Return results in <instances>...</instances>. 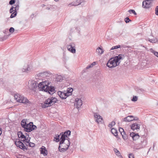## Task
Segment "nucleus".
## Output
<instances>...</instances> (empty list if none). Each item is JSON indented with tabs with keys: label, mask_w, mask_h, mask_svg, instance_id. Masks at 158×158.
Returning <instances> with one entry per match:
<instances>
[{
	"label": "nucleus",
	"mask_w": 158,
	"mask_h": 158,
	"mask_svg": "<svg viewBox=\"0 0 158 158\" xmlns=\"http://www.w3.org/2000/svg\"><path fill=\"white\" fill-rule=\"evenodd\" d=\"M38 86L40 90L48 92L51 94L55 92L54 87L51 86L50 82L46 81L41 82L38 85Z\"/></svg>",
	"instance_id": "obj_1"
},
{
	"label": "nucleus",
	"mask_w": 158,
	"mask_h": 158,
	"mask_svg": "<svg viewBox=\"0 0 158 158\" xmlns=\"http://www.w3.org/2000/svg\"><path fill=\"white\" fill-rule=\"evenodd\" d=\"M62 137L61 139L60 138V145L59 146V150L60 152H63L66 151L69 148L70 145L69 138L68 139H64Z\"/></svg>",
	"instance_id": "obj_2"
},
{
	"label": "nucleus",
	"mask_w": 158,
	"mask_h": 158,
	"mask_svg": "<svg viewBox=\"0 0 158 158\" xmlns=\"http://www.w3.org/2000/svg\"><path fill=\"white\" fill-rule=\"evenodd\" d=\"M14 95L15 99L18 102L25 104L30 103V102L29 101L27 98L20 94L16 93L14 94Z\"/></svg>",
	"instance_id": "obj_3"
},
{
	"label": "nucleus",
	"mask_w": 158,
	"mask_h": 158,
	"mask_svg": "<svg viewBox=\"0 0 158 158\" xmlns=\"http://www.w3.org/2000/svg\"><path fill=\"white\" fill-rule=\"evenodd\" d=\"M57 101V99L54 97H52L50 98L47 99L44 102V104L42 105L43 108H45L50 106L54 104Z\"/></svg>",
	"instance_id": "obj_4"
},
{
	"label": "nucleus",
	"mask_w": 158,
	"mask_h": 158,
	"mask_svg": "<svg viewBox=\"0 0 158 158\" xmlns=\"http://www.w3.org/2000/svg\"><path fill=\"white\" fill-rule=\"evenodd\" d=\"M15 143L17 147L24 151L27 150L26 146H29L30 144L29 142H24L23 143L20 140L16 141Z\"/></svg>",
	"instance_id": "obj_5"
},
{
	"label": "nucleus",
	"mask_w": 158,
	"mask_h": 158,
	"mask_svg": "<svg viewBox=\"0 0 158 158\" xmlns=\"http://www.w3.org/2000/svg\"><path fill=\"white\" fill-rule=\"evenodd\" d=\"M120 63H118L114 58L110 59L106 63V66L109 68H113L118 65Z\"/></svg>",
	"instance_id": "obj_6"
},
{
	"label": "nucleus",
	"mask_w": 158,
	"mask_h": 158,
	"mask_svg": "<svg viewBox=\"0 0 158 158\" xmlns=\"http://www.w3.org/2000/svg\"><path fill=\"white\" fill-rule=\"evenodd\" d=\"M37 127L36 126L33 124V122H30L27 124L25 127L24 130L25 131L29 132L33 130L36 129Z\"/></svg>",
	"instance_id": "obj_7"
},
{
	"label": "nucleus",
	"mask_w": 158,
	"mask_h": 158,
	"mask_svg": "<svg viewBox=\"0 0 158 158\" xmlns=\"http://www.w3.org/2000/svg\"><path fill=\"white\" fill-rule=\"evenodd\" d=\"M33 70L32 65L31 64H25L22 69V72L25 73H29Z\"/></svg>",
	"instance_id": "obj_8"
},
{
	"label": "nucleus",
	"mask_w": 158,
	"mask_h": 158,
	"mask_svg": "<svg viewBox=\"0 0 158 158\" xmlns=\"http://www.w3.org/2000/svg\"><path fill=\"white\" fill-rule=\"evenodd\" d=\"M138 119L137 118H135L132 115H129L125 118H123L121 120V123H123L124 122H130L134 120H137Z\"/></svg>",
	"instance_id": "obj_9"
},
{
	"label": "nucleus",
	"mask_w": 158,
	"mask_h": 158,
	"mask_svg": "<svg viewBox=\"0 0 158 158\" xmlns=\"http://www.w3.org/2000/svg\"><path fill=\"white\" fill-rule=\"evenodd\" d=\"M152 0H146L143 2L142 6L143 8H148L152 6Z\"/></svg>",
	"instance_id": "obj_10"
},
{
	"label": "nucleus",
	"mask_w": 158,
	"mask_h": 158,
	"mask_svg": "<svg viewBox=\"0 0 158 158\" xmlns=\"http://www.w3.org/2000/svg\"><path fill=\"white\" fill-rule=\"evenodd\" d=\"M139 140L140 141V144L143 148H144L147 144V140L146 137L143 135L139 138Z\"/></svg>",
	"instance_id": "obj_11"
},
{
	"label": "nucleus",
	"mask_w": 158,
	"mask_h": 158,
	"mask_svg": "<svg viewBox=\"0 0 158 158\" xmlns=\"http://www.w3.org/2000/svg\"><path fill=\"white\" fill-rule=\"evenodd\" d=\"M82 104V100L80 99L77 98L75 99L74 106L77 109L81 107Z\"/></svg>",
	"instance_id": "obj_12"
},
{
	"label": "nucleus",
	"mask_w": 158,
	"mask_h": 158,
	"mask_svg": "<svg viewBox=\"0 0 158 158\" xmlns=\"http://www.w3.org/2000/svg\"><path fill=\"white\" fill-rule=\"evenodd\" d=\"M71 134V131L69 130H68L67 131H66L64 132H62L60 133L61 135V136L60 139H61L62 137H63L64 139H68L69 138L68 137V136L70 135Z\"/></svg>",
	"instance_id": "obj_13"
},
{
	"label": "nucleus",
	"mask_w": 158,
	"mask_h": 158,
	"mask_svg": "<svg viewBox=\"0 0 158 158\" xmlns=\"http://www.w3.org/2000/svg\"><path fill=\"white\" fill-rule=\"evenodd\" d=\"M13 6L14 8L15 9V11L12 13V14H11L10 16V17L11 18L15 17L16 15L17 14L16 10H18L19 9V5L18 4L16 3Z\"/></svg>",
	"instance_id": "obj_14"
},
{
	"label": "nucleus",
	"mask_w": 158,
	"mask_h": 158,
	"mask_svg": "<svg viewBox=\"0 0 158 158\" xmlns=\"http://www.w3.org/2000/svg\"><path fill=\"white\" fill-rule=\"evenodd\" d=\"M94 116L96 119V121L98 123H99L102 121V118L97 113H94Z\"/></svg>",
	"instance_id": "obj_15"
},
{
	"label": "nucleus",
	"mask_w": 158,
	"mask_h": 158,
	"mask_svg": "<svg viewBox=\"0 0 158 158\" xmlns=\"http://www.w3.org/2000/svg\"><path fill=\"white\" fill-rule=\"evenodd\" d=\"M130 136L132 137L133 139L134 140H135L136 139H139L140 137H139V136L138 133L135 134V133L132 132L130 134Z\"/></svg>",
	"instance_id": "obj_16"
},
{
	"label": "nucleus",
	"mask_w": 158,
	"mask_h": 158,
	"mask_svg": "<svg viewBox=\"0 0 158 158\" xmlns=\"http://www.w3.org/2000/svg\"><path fill=\"white\" fill-rule=\"evenodd\" d=\"M83 2V0H77L74 2L69 5L71 6H77Z\"/></svg>",
	"instance_id": "obj_17"
},
{
	"label": "nucleus",
	"mask_w": 158,
	"mask_h": 158,
	"mask_svg": "<svg viewBox=\"0 0 158 158\" xmlns=\"http://www.w3.org/2000/svg\"><path fill=\"white\" fill-rule=\"evenodd\" d=\"M74 48V47H73L71 44H70L67 46L68 50L72 53H75L76 52V49Z\"/></svg>",
	"instance_id": "obj_18"
},
{
	"label": "nucleus",
	"mask_w": 158,
	"mask_h": 158,
	"mask_svg": "<svg viewBox=\"0 0 158 158\" xmlns=\"http://www.w3.org/2000/svg\"><path fill=\"white\" fill-rule=\"evenodd\" d=\"M140 125L137 123H134L132 124L131 126V128L133 131L135 130H139L140 128Z\"/></svg>",
	"instance_id": "obj_19"
},
{
	"label": "nucleus",
	"mask_w": 158,
	"mask_h": 158,
	"mask_svg": "<svg viewBox=\"0 0 158 158\" xmlns=\"http://www.w3.org/2000/svg\"><path fill=\"white\" fill-rule=\"evenodd\" d=\"M40 153L43 154L44 156H46L47 155V151L46 148L44 146H42L40 148Z\"/></svg>",
	"instance_id": "obj_20"
},
{
	"label": "nucleus",
	"mask_w": 158,
	"mask_h": 158,
	"mask_svg": "<svg viewBox=\"0 0 158 158\" xmlns=\"http://www.w3.org/2000/svg\"><path fill=\"white\" fill-rule=\"evenodd\" d=\"M57 93L58 95L61 99H65L66 98V95H65V93H64V91H59Z\"/></svg>",
	"instance_id": "obj_21"
},
{
	"label": "nucleus",
	"mask_w": 158,
	"mask_h": 158,
	"mask_svg": "<svg viewBox=\"0 0 158 158\" xmlns=\"http://www.w3.org/2000/svg\"><path fill=\"white\" fill-rule=\"evenodd\" d=\"M141 146H142L140 144V143L139 144L134 143V144L133 146V148L134 150H138L143 148V147Z\"/></svg>",
	"instance_id": "obj_22"
},
{
	"label": "nucleus",
	"mask_w": 158,
	"mask_h": 158,
	"mask_svg": "<svg viewBox=\"0 0 158 158\" xmlns=\"http://www.w3.org/2000/svg\"><path fill=\"white\" fill-rule=\"evenodd\" d=\"M96 52L99 54L100 55L102 54L104 52V51L103 50V49L100 47H98L96 49Z\"/></svg>",
	"instance_id": "obj_23"
},
{
	"label": "nucleus",
	"mask_w": 158,
	"mask_h": 158,
	"mask_svg": "<svg viewBox=\"0 0 158 158\" xmlns=\"http://www.w3.org/2000/svg\"><path fill=\"white\" fill-rule=\"evenodd\" d=\"M122 55L121 54H120L118 56H116L114 57L115 60H116V61L118 63H120L119 62V61L122 59Z\"/></svg>",
	"instance_id": "obj_24"
},
{
	"label": "nucleus",
	"mask_w": 158,
	"mask_h": 158,
	"mask_svg": "<svg viewBox=\"0 0 158 158\" xmlns=\"http://www.w3.org/2000/svg\"><path fill=\"white\" fill-rule=\"evenodd\" d=\"M111 132L115 136H116L118 135L117 131L114 128H113L111 129Z\"/></svg>",
	"instance_id": "obj_25"
},
{
	"label": "nucleus",
	"mask_w": 158,
	"mask_h": 158,
	"mask_svg": "<svg viewBox=\"0 0 158 158\" xmlns=\"http://www.w3.org/2000/svg\"><path fill=\"white\" fill-rule=\"evenodd\" d=\"M55 135L54 137V141H55L56 142H58L60 139H59L60 135Z\"/></svg>",
	"instance_id": "obj_26"
},
{
	"label": "nucleus",
	"mask_w": 158,
	"mask_h": 158,
	"mask_svg": "<svg viewBox=\"0 0 158 158\" xmlns=\"http://www.w3.org/2000/svg\"><path fill=\"white\" fill-rule=\"evenodd\" d=\"M63 80V77L61 75H58L56 78V80L57 81H61Z\"/></svg>",
	"instance_id": "obj_27"
},
{
	"label": "nucleus",
	"mask_w": 158,
	"mask_h": 158,
	"mask_svg": "<svg viewBox=\"0 0 158 158\" xmlns=\"http://www.w3.org/2000/svg\"><path fill=\"white\" fill-rule=\"evenodd\" d=\"M18 136L19 138H24L25 137V136L24 135L22 132L20 131H19L18 132Z\"/></svg>",
	"instance_id": "obj_28"
},
{
	"label": "nucleus",
	"mask_w": 158,
	"mask_h": 158,
	"mask_svg": "<svg viewBox=\"0 0 158 158\" xmlns=\"http://www.w3.org/2000/svg\"><path fill=\"white\" fill-rule=\"evenodd\" d=\"M21 124L22 127L24 128L27 124L26 123V120L24 119L22 120L21 123Z\"/></svg>",
	"instance_id": "obj_29"
},
{
	"label": "nucleus",
	"mask_w": 158,
	"mask_h": 158,
	"mask_svg": "<svg viewBox=\"0 0 158 158\" xmlns=\"http://www.w3.org/2000/svg\"><path fill=\"white\" fill-rule=\"evenodd\" d=\"M114 151L115 152V154L118 156H121V154L120 152L116 148H114Z\"/></svg>",
	"instance_id": "obj_30"
},
{
	"label": "nucleus",
	"mask_w": 158,
	"mask_h": 158,
	"mask_svg": "<svg viewBox=\"0 0 158 158\" xmlns=\"http://www.w3.org/2000/svg\"><path fill=\"white\" fill-rule=\"evenodd\" d=\"M135 90L139 94H141L144 91V89L141 88H137L135 89Z\"/></svg>",
	"instance_id": "obj_31"
},
{
	"label": "nucleus",
	"mask_w": 158,
	"mask_h": 158,
	"mask_svg": "<svg viewBox=\"0 0 158 158\" xmlns=\"http://www.w3.org/2000/svg\"><path fill=\"white\" fill-rule=\"evenodd\" d=\"M24 139L23 140H22V141H23L24 142H30V138L28 136V137H26V136H25V137L24 138Z\"/></svg>",
	"instance_id": "obj_32"
},
{
	"label": "nucleus",
	"mask_w": 158,
	"mask_h": 158,
	"mask_svg": "<svg viewBox=\"0 0 158 158\" xmlns=\"http://www.w3.org/2000/svg\"><path fill=\"white\" fill-rule=\"evenodd\" d=\"M124 140H126L127 139V135L126 134L125 132H123L122 134H121Z\"/></svg>",
	"instance_id": "obj_33"
},
{
	"label": "nucleus",
	"mask_w": 158,
	"mask_h": 158,
	"mask_svg": "<svg viewBox=\"0 0 158 158\" xmlns=\"http://www.w3.org/2000/svg\"><path fill=\"white\" fill-rule=\"evenodd\" d=\"M150 50L153 53L154 55L156 56H157V57H158V52L155 51L153 49L151 48L150 49Z\"/></svg>",
	"instance_id": "obj_34"
},
{
	"label": "nucleus",
	"mask_w": 158,
	"mask_h": 158,
	"mask_svg": "<svg viewBox=\"0 0 158 158\" xmlns=\"http://www.w3.org/2000/svg\"><path fill=\"white\" fill-rule=\"evenodd\" d=\"M64 93H65V95H66V98L69 96L72 95V93L71 92H68V91H64Z\"/></svg>",
	"instance_id": "obj_35"
},
{
	"label": "nucleus",
	"mask_w": 158,
	"mask_h": 158,
	"mask_svg": "<svg viewBox=\"0 0 158 158\" xmlns=\"http://www.w3.org/2000/svg\"><path fill=\"white\" fill-rule=\"evenodd\" d=\"M120 47H121V46L119 45H118L114 46L112 47L111 48L110 50H114V49H117V48H120Z\"/></svg>",
	"instance_id": "obj_36"
},
{
	"label": "nucleus",
	"mask_w": 158,
	"mask_h": 158,
	"mask_svg": "<svg viewBox=\"0 0 158 158\" xmlns=\"http://www.w3.org/2000/svg\"><path fill=\"white\" fill-rule=\"evenodd\" d=\"M128 12L130 14L133 13L134 15H136V13L135 12V11L134 10H131V9L130 10L128 11Z\"/></svg>",
	"instance_id": "obj_37"
},
{
	"label": "nucleus",
	"mask_w": 158,
	"mask_h": 158,
	"mask_svg": "<svg viewBox=\"0 0 158 158\" xmlns=\"http://www.w3.org/2000/svg\"><path fill=\"white\" fill-rule=\"evenodd\" d=\"M32 84L33 86V87H32L31 88L32 89H34L37 87L38 85L36 83H34V82L32 83Z\"/></svg>",
	"instance_id": "obj_38"
},
{
	"label": "nucleus",
	"mask_w": 158,
	"mask_h": 158,
	"mask_svg": "<svg viewBox=\"0 0 158 158\" xmlns=\"http://www.w3.org/2000/svg\"><path fill=\"white\" fill-rule=\"evenodd\" d=\"M138 97L135 96H134L131 99V101L133 102H136L137 100Z\"/></svg>",
	"instance_id": "obj_39"
},
{
	"label": "nucleus",
	"mask_w": 158,
	"mask_h": 158,
	"mask_svg": "<svg viewBox=\"0 0 158 158\" xmlns=\"http://www.w3.org/2000/svg\"><path fill=\"white\" fill-rule=\"evenodd\" d=\"M75 29L77 32L79 34H80V28L79 27H76L75 28Z\"/></svg>",
	"instance_id": "obj_40"
},
{
	"label": "nucleus",
	"mask_w": 158,
	"mask_h": 158,
	"mask_svg": "<svg viewBox=\"0 0 158 158\" xmlns=\"http://www.w3.org/2000/svg\"><path fill=\"white\" fill-rule=\"evenodd\" d=\"M125 21L126 22V23H129L130 21L131 22V20L128 17H127L125 19Z\"/></svg>",
	"instance_id": "obj_41"
},
{
	"label": "nucleus",
	"mask_w": 158,
	"mask_h": 158,
	"mask_svg": "<svg viewBox=\"0 0 158 158\" xmlns=\"http://www.w3.org/2000/svg\"><path fill=\"white\" fill-rule=\"evenodd\" d=\"M14 6H12L10 10V13H12H12L15 11V10H14Z\"/></svg>",
	"instance_id": "obj_42"
},
{
	"label": "nucleus",
	"mask_w": 158,
	"mask_h": 158,
	"mask_svg": "<svg viewBox=\"0 0 158 158\" xmlns=\"http://www.w3.org/2000/svg\"><path fill=\"white\" fill-rule=\"evenodd\" d=\"M7 38V36H5L3 37H0V41H3L4 40H6Z\"/></svg>",
	"instance_id": "obj_43"
},
{
	"label": "nucleus",
	"mask_w": 158,
	"mask_h": 158,
	"mask_svg": "<svg viewBox=\"0 0 158 158\" xmlns=\"http://www.w3.org/2000/svg\"><path fill=\"white\" fill-rule=\"evenodd\" d=\"M119 132H120L121 134H122L123 132H124V131L123 130V129L121 127H120L119 129Z\"/></svg>",
	"instance_id": "obj_44"
},
{
	"label": "nucleus",
	"mask_w": 158,
	"mask_h": 158,
	"mask_svg": "<svg viewBox=\"0 0 158 158\" xmlns=\"http://www.w3.org/2000/svg\"><path fill=\"white\" fill-rule=\"evenodd\" d=\"M15 2V0H11L10 1L9 3L10 5H12Z\"/></svg>",
	"instance_id": "obj_45"
},
{
	"label": "nucleus",
	"mask_w": 158,
	"mask_h": 158,
	"mask_svg": "<svg viewBox=\"0 0 158 158\" xmlns=\"http://www.w3.org/2000/svg\"><path fill=\"white\" fill-rule=\"evenodd\" d=\"M35 144L33 143L30 142L29 147H33L35 146Z\"/></svg>",
	"instance_id": "obj_46"
},
{
	"label": "nucleus",
	"mask_w": 158,
	"mask_h": 158,
	"mask_svg": "<svg viewBox=\"0 0 158 158\" xmlns=\"http://www.w3.org/2000/svg\"><path fill=\"white\" fill-rule=\"evenodd\" d=\"M15 30L14 28L12 27H10L9 30V31L10 33H13L14 32Z\"/></svg>",
	"instance_id": "obj_47"
},
{
	"label": "nucleus",
	"mask_w": 158,
	"mask_h": 158,
	"mask_svg": "<svg viewBox=\"0 0 158 158\" xmlns=\"http://www.w3.org/2000/svg\"><path fill=\"white\" fill-rule=\"evenodd\" d=\"M155 14L157 15H158V6H157L155 9Z\"/></svg>",
	"instance_id": "obj_48"
},
{
	"label": "nucleus",
	"mask_w": 158,
	"mask_h": 158,
	"mask_svg": "<svg viewBox=\"0 0 158 158\" xmlns=\"http://www.w3.org/2000/svg\"><path fill=\"white\" fill-rule=\"evenodd\" d=\"M128 157L129 158H134V155L132 153L130 154L129 155Z\"/></svg>",
	"instance_id": "obj_49"
},
{
	"label": "nucleus",
	"mask_w": 158,
	"mask_h": 158,
	"mask_svg": "<svg viewBox=\"0 0 158 158\" xmlns=\"http://www.w3.org/2000/svg\"><path fill=\"white\" fill-rule=\"evenodd\" d=\"M148 40L150 41V42L152 43H155L156 42V41L154 40L153 39H148Z\"/></svg>",
	"instance_id": "obj_50"
},
{
	"label": "nucleus",
	"mask_w": 158,
	"mask_h": 158,
	"mask_svg": "<svg viewBox=\"0 0 158 158\" xmlns=\"http://www.w3.org/2000/svg\"><path fill=\"white\" fill-rule=\"evenodd\" d=\"M73 90V89L72 88H68L67 90V91H68V92H71V93H72Z\"/></svg>",
	"instance_id": "obj_51"
},
{
	"label": "nucleus",
	"mask_w": 158,
	"mask_h": 158,
	"mask_svg": "<svg viewBox=\"0 0 158 158\" xmlns=\"http://www.w3.org/2000/svg\"><path fill=\"white\" fill-rule=\"evenodd\" d=\"M92 67H92V66H91V65L90 64L89 65H88L86 67V69H88L89 68H92Z\"/></svg>",
	"instance_id": "obj_52"
},
{
	"label": "nucleus",
	"mask_w": 158,
	"mask_h": 158,
	"mask_svg": "<svg viewBox=\"0 0 158 158\" xmlns=\"http://www.w3.org/2000/svg\"><path fill=\"white\" fill-rule=\"evenodd\" d=\"M110 123L113 126L115 124V122L114 121L111 122Z\"/></svg>",
	"instance_id": "obj_53"
},
{
	"label": "nucleus",
	"mask_w": 158,
	"mask_h": 158,
	"mask_svg": "<svg viewBox=\"0 0 158 158\" xmlns=\"http://www.w3.org/2000/svg\"><path fill=\"white\" fill-rule=\"evenodd\" d=\"M96 64V63L95 62H93L92 64H91V65L92 66V67L94 65Z\"/></svg>",
	"instance_id": "obj_54"
},
{
	"label": "nucleus",
	"mask_w": 158,
	"mask_h": 158,
	"mask_svg": "<svg viewBox=\"0 0 158 158\" xmlns=\"http://www.w3.org/2000/svg\"><path fill=\"white\" fill-rule=\"evenodd\" d=\"M108 127H109L110 128H111L112 127H113V126L112 125H111V124H110V123L109 124V125H108Z\"/></svg>",
	"instance_id": "obj_55"
},
{
	"label": "nucleus",
	"mask_w": 158,
	"mask_h": 158,
	"mask_svg": "<svg viewBox=\"0 0 158 158\" xmlns=\"http://www.w3.org/2000/svg\"><path fill=\"white\" fill-rule=\"evenodd\" d=\"M1 129H0V135H1V134H2V131H1Z\"/></svg>",
	"instance_id": "obj_56"
},
{
	"label": "nucleus",
	"mask_w": 158,
	"mask_h": 158,
	"mask_svg": "<svg viewBox=\"0 0 158 158\" xmlns=\"http://www.w3.org/2000/svg\"><path fill=\"white\" fill-rule=\"evenodd\" d=\"M154 147H155V144H154H154L153 146V150H154Z\"/></svg>",
	"instance_id": "obj_57"
},
{
	"label": "nucleus",
	"mask_w": 158,
	"mask_h": 158,
	"mask_svg": "<svg viewBox=\"0 0 158 158\" xmlns=\"http://www.w3.org/2000/svg\"><path fill=\"white\" fill-rule=\"evenodd\" d=\"M26 135H28V134H27V133H26Z\"/></svg>",
	"instance_id": "obj_58"
},
{
	"label": "nucleus",
	"mask_w": 158,
	"mask_h": 158,
	"mask_svg": "<svg viewBox=\"0 0 158 158\" xmlns=\"http://www.w3.org/2000/svg\"><path fill=\"white\" fill-rule=\"evenodd\" d=\"M23 158H27L26 157H23Z\"/></svg>",
	"instance_id": "obj_59"
}]
</instances>
